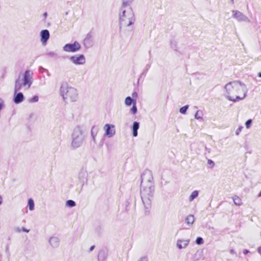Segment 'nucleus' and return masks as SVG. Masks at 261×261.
I'll list each match as a JSON object with an SVG mask.
<instances>
[{
    "label": "nucleus",
    "mask_w": 261,
    "mask_h": 261,
    "mask_svg": "<svg viewBox=\"0 0 261 261\" xmlns=\"http://www.w3.org/2000/svg\"><path fill=\"white\" fill-rule=\"evenodd\" d=\"M258 197H261V190H260V192H259V194H258Z\"/></svg>",
    "instance_id": "45"
},
{
    "label": "nucleus",
    "mask_w": 261,
    "mask_h": 261,
    "mask_svg": "<svg viewBox=\"0 0 261 261\" xmlns=\"http://www.w3.org/2000/svg\"><path fill=\"white\" fill-rule=\"evenodd\" d=\"M225 97L230 101L236 102L243 100L248 92L246 85L239 81H233L225 86Z\"/></svg>",
    "instance_id": "2"
},
{
    "label": "nucleus",
    "mask_w": 261,
    "mask_h": 261,
    "mask_svg": "<svg viewBox=\"0 0 261 261\" xmlns=\"http://www.w3.org/2000/svg\"><path fill=\"white\" fill-rule=\"evenodd\" d=\"M230 1L233 3V0H230Z\"/></svg>",
    "instance_id": "49"
},
{
    "label": "nucleus",
    "mask_w": 261,
    "mask_h": 261,
    "mask_svg": "<svg viewBox=\"0 0 261 261\" xmlns=\"http://www.w3.org/2000/svg\"><path fill=\"white\" fill-rule=\"evenodd\" d=\"M249 251L248 250H246V249H245V250H244L243 251V253H244L245 254H247V253H249Z\"/></svg>",
    "instance_id": "40"
},
{
    "label": "nucleus",
    "mask_w": 261,
    "mask_h": 261,
    "mask_svg": "<svg viewBox=\"0 0 261 261\" xmlns=\"http://www.w3.org/2000/svg\"><path fill=\"white\" fill-rule=\"evenodd\" d=\"M28 206L30 211L34 210V202L32 198L28 200Z\"/></svg>",
    "instance_id": "21"
},
{
    "label": "nucleus",
    "mask_w": 261,
    "mask_h": 261,
    "mask_svg": "<svg viewBox=\"0 0 261 261\" xmlns=\"http://www.w3.org/2000/svg\"><path fill=\"white\" fill-rule=\"evenodd\" d=\"M234 203L237 206H240L242 204L241 199L238 196H234L232 198Z\"/></svg>",
    "instance_id": "19"
},
{
    "label": "nucleus",
    "mask_w": 261,
    "mask_h": 261,
    "mask_svg": "<svg viewBox=\"0 0 261 261\" xmlns=\"http://www.w3.org/2000/svg\"><path fill=\"white\" fill-rule=\"evenodd\" d=\"M33 72L31 70H26L23 74H19L18 79L15 81L14 87V102L18 104L24 100V96L21 92L17 93L22 87L28 89L30 88L33 82Z\"/></svg>",
    "instance_id": "3"
},
{
    "label": "nucleus",
    "mask_w": 261,
    "mask_h": 261,
    "mask_svg": "<svg viewBox=\"0 0 261 261\" xmlns=\"http://www.w3.org/2000/svg\"><path fill=\"white\" fill-rule=\"evenodd\" d=\"M104 128L106 130L105 134L108 137H112L115 135V130L114 129V126L113 125L107 124L105 125Z\"/></svg>",
    "instance_id": "10"
},
{
    "label": "nucleus",
    "mask_w": 261,
    "mask_h": 261,
    "mask_svg": "<svg viewBox=\"0 0 261 261\" xmlns=\"http://www.w3.org/2000/svg\"><path fill=\"white\" fill-rule=\"evenodd\" d=\"M84 139V135L81 128L79 126L75 127L72 134L71 146L73 148H76L81 146Z\"/></svg>",
    "instance_id": "6"
},
{
    "label": "nucleus",
    "mask_w": 261,
    "mask_h": 261,
    "mask_svg": "<svg viewBox=\"0 0 261 261\" xmlns=\"http://www.w3.org/2000/svg\"><path fill=\"white\" fill-rule=\"evenodd\" d=\"M137 95H138L137 93L136 92H133V93L132 94V96L133 97H137Z\"/></svg>",
    "instance_id": "36"
},
{
    "label": "nucleus",
    "mask_w": 261,
    "mask_h": 261,
    "mask_svg": "<svg viewBox=\"0 0 261 261\" xmlns=\"http://www.w3.org/2000/svg\"><path fill=\"white\" fill-rule=\"evenodd\" d=\"M195 118L196 119H202V113L200 111H197L195 115Z\"/></svg>",
    "instance_id": "22"
},
{
    "label": "nucleus",
    "mask_w": 261,
    "mask_h": 261,
    "mask_svg": "<svg viewBox=\"0 0 261 261\" xmlns=\"http://www.w3.org/2000/svg\"><path fill=\"white\" fill-rule=\"evenodd\" d=\"M92 135L93 136V140H94H94H95V137H94V136H93V133H92Z\"/></svg>",
    "instance_id": "46"
},
{
    "label": "nucleus",
    "mask_w": 261,
    "mask_h": 261,
    "mask_svg": "<svg viewBox=\"0 0 261 261\" xmlns=\"http://www.w3.org/2000/svg\"><path fill=\"white\" fill-rule=\"evenodd\" d=\"M258 76L259 77H261V72H259L258 73Z\"/></svg>",
    "instance_id": "44"
},
{
    "label": "nucleus",
    "mask_w": 261,
    "mask_h": 261,
    "mask_svg": "<svg viewBox=\"0 0 261 261\" xmlns=\"http://www.w3.org/2000/svg\"><path fill=\"white\" fill-rule=\"evenodd\" d=\"M148 212V211H146L145 213L147 214Z\"/></svg>",
    "instance_id": "48"
},
{
    "label": "nucleus",
    "mask_w": 261,
    "mask_h": 261,
    "mask_svg": "<svg viewBox=\"0 0 261 261\" xmlns=\"http://www.w3.org/2000/svg\"><path fill=\"white\" fill-rule=\"evenodd\" d=\"M60 239L56 236H53L49 239L48 243L53 248H57L60 246Z\"/></svg>",
    "instance_id": "12"
},
{
    "label": "nucleus",
    "mask_w": 261,
    "mask_h": 261,
    "mask_svg": "<svg viewBox=\"0 0 261 261\" xmlns=\"http://www.w3.org/2000/svg\"><path fill=\"white\" fill-rule=\"evenodd\" d=\"M6 253H8L9 254H10L9 252V246H6Z\"/></svg>",
    "instance_id": "38"
},
{
    "label": "nucleus",
    "mask_w": 261,
    "mask_h": 261,
    "mask_svg": "<svg viewBox=\"0 0 261 261\" xmlns=\"http://www.w3.org/2000/svg\"><path fill=\"white\" fill-rule=\"evenodd\" d=\"M60 92L66 102H74L78 99L79 94L77 89L68 86L67 83L61 85Z\"/></svg>",
    "instance_id": "5"
},
{
    "label": "nucleus",
    "mask_w": 261,
    "mask_h": 261,
    "mask_svg": "<svg viewBox=\"0 0 261 261\" xmlns=\"http://www.w3.org/2000/svg\"><path fill=\"white\" fill-rule=\"evenodd\" d=\"M154 187L151 171L146 170L141 176V197L146 210L151 207Z\"/></svg>",
    "instance_id": "1"
},
{
    "label": "nucleus",
    "mask_w": 261,
    "mask_h": 261,
    "mask_svg": "<svg viewBox=\"0 0 261 261\" xmlns=\"http://www.w3.org/2000/svg\"><path fill=\"white\" fill-rule=\"evenodd\" d=\"M87 175L88 174L86 171H82L79 173V178L82 182H84L87 181Z\"/></svg>",
    "instance_id": "15"
},
{
    "label": "nucleus",
    "mask_w": 261,
    "mask_h": 261,
    "mask_svg": "<svg viewBox=\"0 0 261 261\" xmlns=\"http://www.w3.org/2000/svg\"><path fill=\"white\" fill-rule=\"evenodd\" d=\"M92 36L90 33H88L84 40L83 44L85 47L90 48L92 45Z\"/></svg>",
    "instance_id": "14"
},
{
    "label": "nucleus",
    "mask_w": 261,
    "mask_h": 261,
    "mask_svg": "<svg viewBox=\"0 0 261 261\" xmlns=\"http://www.w3.org/2000/svg\"><path fill=\"white\" fill-rule=\"evenodd\" d=\"M134 0H122V6H129L130 4L134 1Z\"/></svg>",
    "instance_id": "25"
},
{
    "label": "nucleus",
    "mask_w": 261,
    "mask_h": 261,
    "mask_svg": "<svg viewBox=\"0 0 261 261\" xmlns=\"http://www.w3.org/2000/svg\"><path fill=\"white\" fill-rule=\"evenodd\" d=\"M41 42L43 45H46L49 38V32L47 30H44L40 32Z\"/></svg>",
    "instance_id": "11"
},
{
    "label": "nucleus",
    "mask_w": 261,
    "mask_h": 261,
    "mask_svg": "<svg viewBox=\"0 0 261 261\" xmlns=\"http://www.w3.org/2000/svg\"><path fill=\"white\" fill-rule=\"evenodd\" d=\"M3 107V102H0V110H1H1L2 109Z\"/></svg>",
    "instance_id": "41"
},
{
    "label": "nucleus",
    "mask_w": 261,
    "mask_h": 261,
    "mask_svg": "<svg viewBox=\"0 0 261 261\" xmlns=\"http://www.w3.org/2000/svg\"><path fill=\"white\" fill-rule=\"evenodd\" d=\"M139 261H148V258L146 256L142 257Z\"/></svg>",
    "instance_id": "32"
},
{
    "label": "nucleus",
    "mask_w": 261,
    "mask_h": 261,
    "mask_svg": "<svg viewBox=\"0 0 261 261\" xmlns=\"http://www.w3.org/2000/svg\"><path fill=\"white\" fill-rule=\"evenodd\" d=\"M196 243L198 245H201L203 243V239L201 237H198L196 240Z\"/></svg>",
    "instance_id": "27"
},
{
    "label": "nucleus",
    "mask_w": 261,
    "mask_h": 261,
    "mask_svg": "<svg viewBox=\"0 0 261 261\" xmlns=\"http://www.w3.org/2000/svg\"><path fill=\"white\" fill-rule=\"evenodd\" d=\"M233 17L237 19L239 21H247L248 19L247 16L244 15L242 12L237 10L232 11Z\"/></svg>",
    "instance_id": "9"
},
{
    "label": "nucleus",
    "mask_w": 261,
    "mask_h": 261,
    "mask_svg": "<svg viewBox=\"0 0 261 261\" xmlns=\"http://www.w3.org/2000/svg\"><path fill=\"white\" fill-rule=\"evenodd\" d=\"M134 101H136V100L135 99H133L130 96H128L125 99V104L127 106H129L132 104L134 105Z\"/></svg>",
    "instance_id": "20"
},
{
    "label": "nucleus",
    "mask_w": 261,
    "mask_h": 261,
    "mask_svg": "<svg viewBox=\"0 0 261 261\" xmlns=\"http://www.w3.org/2000/svg\"><path fill=\"white\" fill-rule=\"evenodd\" d=\"M199 195V192L197 190L194 191L189 197V201L192 202L194 199L198 197Z\"/></svg>",
    "instance_id": "18"
},
{
    "label": "nucleus",
    "mask_w": 261,
    "mask_h": 261,
    "mask_svg": "<svg viewBox=\"0 0 261 261\" xmlns=\"http://www.w3.org/2000/svg\"><path fill=\"white\" fill-rule=\"evenodd\" d=\"M243 128V126H240L237 130H236V134L237 135H239V134L240 133V132L242 131V129Z\"/></svg>",
    "instance_id": "31"
},
{
    "label": "nucleus",
    "mask_w": 261,
    "mask_h": 261,
    "mask_svg": "<svg viewBox=\"0 0 261 261\" xmlns=\"http://www.w3.org/2000/svg\"><path fill=\"white\" fill-rule=\"evenodd\" d=\"M251 123H252V120L251 119H249L248 120L246 123H245V125H246V127L247 128H249L250 127V126L251 125Z\"/></svg>",
    "instance_id": "29"
},
{
    "label": "nucleus",
    "mask_w": 261,
    "mask_h": 261,
    "mask_svg": "<svg viewBox=\"0 0 261 261\" xmlns=\"http://www.w3.org/2000/svg\"><path fill=\"white\" fill-rule=\"evenodd\" d=\"M66 205L69 207H73L75 206V202L72 200H68L66 201Z\"/></svg>",
    "instance_id": "23"
},
{
    "label": "nucleus",
    "mask_w": 261,
    "mask_h": 261,
    "mask_svg": "<svg viewBox=\"0 0 261 261\" xmlns=\"http://www.w3.org/2000/svg\"><path fill=\"white\" fill-rule=\"evenodd\" d=\"M139 128V123L134 122L133 124V135L134 137H137L138 135V129Z\"/></svg>",
    "instance_id": "16"
},
{
    "label": "nucleus",
    "mask_w": 261,
    "mask_h": 261,
    "mask_svg": "<svg viewBox=\"0 0 261 261\" xmlns=\"http://www.w3.org/2000/svg\"><path fill=\"white\" fill-rule=\"evenodd\" d=\"M39 98L38 96H34L32 98L29 100L30 102H36L38 101Z\"/></svg>",
    "instance_id": "28"
},
{
    "label": "nucleus",
    "mask_w": 261,
    "mask_h": 261,
    "mask_svg": "<svg viewBox=\"0 0 261 261\" xmlns=\"http://www.w3.org/2000/svg\"><path fill=\"white\" fill-rule=\"evenodd\" d=\"M22 230L25 232H29L30 231L29 229H27L25 228L24 227L22 228Z\"/></svg>",
    "instance_id": "35"
},
{
    "label": "nucleus",
    "mask_w": 261,
    "mask_h": 261,
    "mask_svg": "<svg viewBox=\"0 0 261 261\" xmlns=\"http://www.w3.org/2000/svg\"><path fill=\"white\" fill-rule=\"evenodd\" d=\"M15 231L17 232H20V231H21V229L19 228V227H17L16 229H15Z\"/></svg>",
    "instance_id": "39"
},
{
    "label": "nucleus",
    "mask_w": 261,
    "mask_h": 261,
    "mask_svg": "<svg viewBox=\"0 0 261 261\" xmlns=\"http://www.w3.org/2000/svg\"><path fill=\"white\" fill-rule=\"evenodd\" d=\"M81 48V44L77 41L73 43H68L65 44L63 49L66 52L74 53L79 51Z\"/></svg>",
    "instance_id": "7"
},
{
    "label": "nucleus",
    "mask_w": 261,
    "mask_h": 261,
    "mask_svg": "<svg viewBox=\"0 0 261 261\" xmlns=\"http://www.w3.org/2000/svg\"><path fill=\"white\" fill-rule=\"evenodd\" d=\"M189 243V239H178L176 242V246L179 249H185L188 246Z\"/></svg>",
    "instance_id": "13"
},
{
    "label": "nucleus",
    "mask_w": 261,
    "mask_h": 261,
    "mask_svg": "<svg viewBox=\"0 0 261 261\" xmlns=\"http://www.w3.org/2000/svg\"><path fill=\"white\" fill-rule=\"evenodd\" d=\"M3 198L0 195V205L2 203Z\"/></svg>",
    "instance_id": "42"
},
{
    "label": "nucleus",
    "mask_w": 261,
    "mask_h": 261,
    "mask_svg": "<svg viewBox=\"0 0 261 261\" xmlns=\"http://www.w3.org/2000/svg\"><path fill=\"white\" fill-rule=\"evenodd\" d=\"M47 55L49 57H54L57 56V54L53 51H49L47 53Z\"/></svg>",
    "instance_id": "30"
},
{
    "label": "nucleus",
    "mask_w": 261,
    "mask_h": 261,
    "mask_svg": "<svg viewBox=\"0 0 261 261\" xmlns=\"http://www.w3.org/2000/svg\"><path fill=\"white\" fill-rule=\"evenodd\" d=\"M194 220V216L193 215H190L187 217L185 221L189 226H191L193 224Z\"/></svg>",
    "instance_id": "17"
},
{
    "label": "nucleus",
    "mask_w": 261,
    "mask_h": 261,
    "mask_svg": "<svg viewBox=\"0 0 261 261\" xmlns=\"http://www.w3.org/2000/svg\"><path fill=\"white\" fill-rule=\"evenodd\" d=\"M130 112L133 114H136L137 112V108L136 106V101H134V105L130 109Z\"/></svg>",
    "instance_id": "24"
},
{
    "label": "nucleus",
    "mask_w": 261,
    "mask_h": 261,
    "mask_svg": "<svg viewBox=\"0 0 261 261\" xmlns=\"http://www.w3.org/2000/svg\"><path fill=\"white\" fill-rule=\"evenodd\" d=\"M47 15V14L46 12H45L44 14H43V16H44V17H46Z\"/></svg>",
    "instance_id": "43"
},
{
    "label": "nucleus",
    "mask_w": 261,
    "mask_h": 261,
    "mask_svg": "<svg viewBox=\"0 0 261 261\" xmlns=\"http://www.w3.org/2000/svg\"><path fill=\"white\" fill-rule=\"evenodd\" d=\"M188 107H189V106L186 105V106L181 108L179 110L180 113H181V114H185L188 109Z\"/></svg>",
    "instance_id": "26"
},
{
    "label": "nucleus",
    "mask_w": 261,
    "mask_h": 261,
    "mask_svg": "<svg viewBox=\"0 0 261 261\" xmlns=\"http://www.w3.org/2000/svg\"><path fill=\"white\" fill-rule=\"evenodd\" d=\"M231 253H233L234 252L233 250H231V251H230Z\"/></svg>",
    "instance_id": "47"
},
{
    "label": "nucleus",
    "mask_w": 261,
    "mask_h": 261,
    "mask_svg": "<svg viewBox=\"0 0 261 261\" xmlns=\"http://www.w3.org/2000/svg\"><path fill=\"white\" fill-rule=\"evenodd\" d=\"M95 248V246H92L90 248V250H89V251L90 252H91L93 250V249H94Z\"/></svg>",
    "instance_id": "37"
},
{
    "label": "nucleus",
    "mask_w": 261,
    "mask_h": 261,
    "mask_svg": "<svg viewBox=\"0 0 261 261\" xmlns=\"http://www.w3.org/2000/svg\"><path fill=\"white\" fill-rule=\"evenodd\" d=\"M119 24L120 29L132 28L135 17L133 11L128 6H122L119 13Z\"/></svg>",
    "instance_id": "4"
},
{
    "label": "nucleus",
    "mask_w": 261,
    "mask_h": 261,
    "mask_svg": "<svg viewBox=\"0 0 261 261\" xmlns=\"http://www.w3.org/2000/svg\"><path fill=\"white\" fill-rule=\"evenodd\" d=\"M70 61L76 65H84L86 63V59L83 55H75L70 57Z\"/></svg>",
    "instance_id": "8"
},
{
    "label": "nucleus",
    "mask_w": 261,
    "mask_h": 261,
    "mask_svg": "<svg viewBox=\"0 0 261 261\" xmlns=\"http://www.w3.org/2000/svg\"><path fill=\"white\" fill-rule=\"evenodd\" d=\"M102 255L104 256V255H105V254H104V252H100V253H99V254H98V261H103V259H102V260H101V259H100V256L101 255Z\"/></svg>",
    "instance_id": "34"
},
{
    "label": "nucleus",
    "mask_w": 261,
    "mask_h": 261,
    "mask_svg": "<svg viewBox=\"0 0 261 261\" xmlns=\"http://www.w3.org/2000/svg\"><path fill=\"white\" fill-rule=\"evenodd\" d=\"M207 163L209 165H212V167H213L215 165L214 162L211 160H208Z\"/></svg>",
    "instance_id": "33"
}]
</instances>
